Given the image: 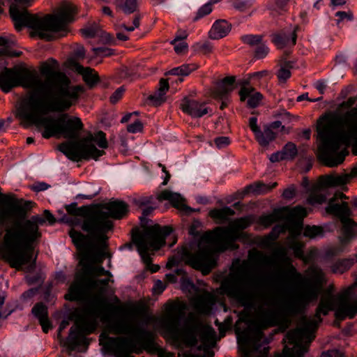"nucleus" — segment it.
Segmentation results:
<instances>
[{"label": "nucleus", "mask_w": 357, "mask_h": 357, "mask_svg": "<svg viewBox=\"0 0 357 357\" xmlns=\"http://www.w3.org/2000/svg\"><path fill=\"white\" fill-rule=\"evenodd\" d=\"M40 98L31 97L29 107L31 111L24 119L23 126L34 125L43 127L42 136L45 139L62 135L68 139H76L83 130L80 118L62 113L56 117L46 116L52 112H64L73 105L71 100L78 99L83 87L77 85L70 87V80L63 73H57L56 77Z\"/></svg>", "instance_id": "f257e3e1"}, {"label": "nucleus", "mask_w": 357, "mask_h": 357, "mask_svg": "<svg viewBox=\"0 0 357 357\" xmlns=\"http://www.w3.org/2000/svg\"><path fill=\"white\" fill-rule=\"evenodd\" d=\"M250 257L264 264L278 262L282 265L285 271L278 278L289 279L298 283L299 286L293 291L291 297L285 301L277 308H268L260 312L257 324L260 328L267 329L271 327L285 324L287 326L289 317L303 313L310 304L317 300L323 287V273L320 270L314 271L311 277L303 276L292 264L287 250L280 247L273 254L271 258L260 251H255V255L250 253Z\"/></svg>", "instance_id": "f03ea898"}, {"label": "nucleus", "mask_w": 357, "mask_h": 357, "mask_svg": "<svg viewBox=\"0 0 357 357\" xmlns=\"http://www.w3.org/2000/svg\"><path fill=\"white\" fill-rule=\"evenodd\" d=\"M19 204L22 207V213H14L3 226L5 233L0 245L1 258L17 270L31 261L33 245L42 236L39 225L45 222L40 215L26 219L34 202L21 199Z\"/></svg>", "instance_id": "7ed1b4c3"}, {"label": "nucleus", "mask_w": 357, "mask_h": 357, "mask_svg": "<svg viewBox=\"0 0 357 357\" xmlns=\"http://www.w3.org/2000/svg\"><path fill=\"white\" fill-rule=\"evenodd\" d=\"M60 72V70H54L50 64L44 62L40 68V73L44 77V79H41L36 70H31L27 68L20 66L4 67L0 72V89L3 93H8L13 88L19 86L33 89L23 100L22 105L18 108L17 115L20 119L24 121L26 115H28L31 111L29 105L31 97L42 98L54 80V79L56 77L57 73Z\"/></svg>", "instance_id": "20e7f679"}, {"label": "nucleus", "mask_w": 357, "mask_h": 357, "mask_svg": "<svg viewBox=\"0 0 357 357\" xmlns=\"http://www.w3.org/2000/svg\"><path fill=\"white\" fill-rule=\"evenodd\" d=\"M187 310V303L178 299L170 301L165 305L167 326L173 338L181 340L188 346L195 347L198 343L197 335L199 332L204 346L207 348L213 347L215 344L216 333L211 326L202 327L199 330L197 326L190 324L188 320L181 326Z\"/></svg>", "instance_id": "39448f33"}, {"label": "nucleus", "mask_w": 357, "mask_h": 357, "mask_svg": "<svg viewBox=\"0 0 357 357\" xmlns=\"http://www.w3.org/2000/svg\"><path fill=\"white\" fill-rule=\"evenodd\" d=\"M343 124V119L335 114L321 116L318 121L317 132L321 143L318 147L319 158L328 167H333L342 163L343 152L337 153L340 146L349 139V135L342 130H335L333 126Z\"/></svg>", "instance_id": "423d86ee"}, {"label": "nucleus", "mask_w": 357, "mask_h": 357, "mask_svg": "<svg viewBox=\"0 0 357 357\" xmlns=\"http://www.w3.org/2000/svg\"><path fill=\"white\" fill-rule=\"evenodd\" d=\"M244 278L239 275H229L220 284V289L228 298L236 301L245 310H255L261 300V286L267 282L265 277Z\"/></svg>", "instance_id": "0eeeda50"}, {"label": "nucleus", "mask_w": 357, "mask_h": 357, "mask_svg": "<svg viewBox=\"0 0 357 357\" xmlns=\"http://www.w3.org/2000/svg\"><path fill=\"white\" fill-rule=\"evenodd\" d=\"M102 208L93 210V214L86 220L84 224L85 230H94V243L106 245L108 238L107 233L113 228L109 218L120 220L128 212V205L123 201H110L102 205Z\"/></svg>", "instance_id": "6e6552de"}, {"label": "nucleus", "mask_w": 357, "mask_h": 357, "mask_svg": "<svg viewBox=\"0 0 357 357\" xmlns=\"http://www.w3.org/2000/svg\"><path fill=\"white\" fill-rule=\"evenodd\" d=\"M153 207H147L142 211L139 217L140 227L131 229L132 243L145 264V268L151 273H156V265L152 263L150 252L156 251V223L147 217L153 212Z\"/></svg>", "instance_id": "1a4fd4ad"}, {"label": "nucleus", "mask_w": 357, "mask_h": 357, "mask_svg": "<svg viewBox=\"0 0 357 357\" xmlns=\"http://www.w3.org/2000/svg\"><path fill=\"white\" fill-rule=\"evenodd\" d=\"M10 16L17 31H20L24 26L32 29L30 33L32 38L38 36L46 41H52L56 38V33L59 32L50 14L39 17L29 13L27 9L18 10L13 6L10 8Z\"/></svg>", "instance_id": "9d476101"}, {"label": "nucleus", "mask_w": 357, "mask_h": 357, "mask_svg": "<svg viewBox=\"0 0 357 357\" xmlns=\"http://www.w3.org/2000/svg\"><path fill=\"white\" fill-rule=\"evenodd\" d=\"M93 142L101 149H106L108 146L105 133L98 131L94 135L89 134L79 140L63 142L59 145L58 149L73 162L90 159L97 160L105 154V151L98 149L92 144Z\"/></svg>", "instance_id": "9b49d317"}, {"label": "nucleus", "mask_w": 357, "mask_h": 357, "mask_svg": "<svg viewBox=\"0 0 357 357\" xmlns=\"http://www.w3.org/2000/svg\"><path fill=\"white\" fill-rule=\"evenodd\" d=\"M253 222L252 216L247 215L234 219L229 227H217L213 230L207 231L206 237L215 241L218 249L225 252L229 249L236 250L238 245L235 243L237 240L248 238V234L243 230L249 227Z\"/></svg>", "instance_id": "f8f14e48"}, {"label": "nucleus", "mask_w": 357, "mask_h": 357, "mask_svg": "<svg viewBox=\"0 0 357 357\" xmlns=\"http://www.w3.org/2000/svg\"><path fill=\"white\" fill-rule=\"evenodd\" d=\"M204 238L208 242V244H199L195 252L190 251L187 247H183L181 250V255L186 264L206 275L215 268L218 254L222 252L218 249L215 241H210L206 237V234Z\"/></svg>", "instance_id": "ddd939ff"}, {"label": "nucleus", "mask_w": 357, "mask_h": 357, "mask_svg": "<svg viewBox=\"0 0 357 357\" xmlns=\"http://www.w3.org/2000/svg\"><path fill=\"white\" fill-rule=\"evenodd\" d=\"M317 328L314 320L303 318L301 325L296 329L291 330L286 335V338L293 348L285 346L282 354L275 357H303L307 351L310 343L314 340V333Z\"/></svg>", "instance_id": "4468645a"}, {"label": "nucleus", "mask_w": 357, "mask_h": 357, "mask_svg": "<svg viewBox=\"0 0 357 357\" xmlns=\"http://www.w3.org/2000/svg\"><path fill=\"white\" fill-rule=\"evenodd\" d=\"M65 208L69 215L83 218L81 229L87 234H84L81 231L72 228L69 230L68 235L77 250L79 252L88 250L94 244V230H85L84 224L86 220L93 214V210H91L89 206L77 207L76 202L66 205Z\"/></svg>", "instance_id": "2eb2a0df"}, {"label": "nucleus", "mask_w": 357, "mask_h": 357, "mask_svg": "<svg viewBox=\"0 0 357 357\" xmlns=\"http://www.w3.org/2000/svg\"><path fill=\"white\" fill-rule=\"evenodd\" d=\"M337 307L335 312L336 319L343 321L346 318L354 319L357 316V298L353 296L350 288L338 294Z\"/></svg>", "instance_id": "dca6fc26"}, {"label": "nucleus", "mask_w": 357, "mask_h": 357, "mask_svg": "<svg viewBox=\"0 0 357 357\" xmlns=\"http://www.w3.org/2000/svg\"><path fill=\"white\" fill-rule=\"evenodd\" d=\"M328 215L337 218L340 222L351 218L353 215L348 202H340L335 199H329L325 208Z\"/></svg>", "instance_id": "f3484780"}, {"label": "nucleus", "mask_w": 357, "mask_h": 357, "mask_svg": "<svg viewBox=\"0 0 357 357\" xmlns=\"http://www.w3.org/2000/svg\"><path fill=\"white\" fill-rule=\"evenodd\" d=\"M180 108L182 112L192 118H201L208 112V107L204 102H200L188 96L184 97L181 102Z\"/></svg>", "instance_id": "a211bd4d"}, {"label": "nucleus", "mask_w": 357, "mask_h": 357, "mask_svg": "<svg viewBox=\"0 0 357 357\" xmlns=\"http://www.w3.org/2000/svg\"><path fill=\"white\" fill-rule=\"evenodd\" d=\"M85 274L79 272L75 276V281L70 284L68 292L65 295V299L69 301H82L86 295Z\"/></svg>", "instance_id": "6ab92c4d"}, {"label": "nucleus", "mask_w": 357, "mask_h": 357, "mask_svg": "<svg viewBox=\"0 0 357 357\" xmlns=\"http://www.w3.org/2000/svg\"><path fill=\"white\" fill-rule=\"evenodd\" d=\"M167 200L172 206L185 214H190L193 209L187 206L184 203V199L181 197V195L176 192H173L169 190H164L158 194V201L162 202Z\"/></svg>", "instance_id": "aec40b11"}, {"label": "nucleus", "mask_w": 357, "mask_h": 357, "mask_svg": "<svg viewBox=\"0 0 357 357\" xmlns=\"http://www.w3.org/2000/svg\"><path fill=\"white\" fill-rule=\"evenodd\" d=\"M299 29L298 26H296L291 33H288L285 29L273 33L271 35V41L278 49L284 48L290 42L292 45H295L297 39L296 32Z\"/></svg>", "instance_id": "412c9836"}, {"label": "nucleus", "mask_w": 357, "mask_h": 357, "mask_svg": "<svg viewBox=\"0 0 357 357\" xmlns=\"http://www.w3.org/2000/svg\"><path fill=\"white\" fill-rule=\"evenodd\" d=\"M33 316L38 319L42 330L45 333H47L52 328V324L48 318L47 307L43 303H37L31 309Z\"/></svg>", "instance_id": "4be33fe9"}, {"label": "nucleus", "mask_w": 357, "mask_h": 357, "mask_svg": "<svg viewBox=\"0 0 357 357\" xmlns=\"http://www.w3.org/2000/svg\"><path fill=\"white\" fill-rule=\"evenodd\" d=\"M236 79L234 76H227L216 83L212 93L215 98L224 99L227 95L233 91Z\"/></svg>", "instance_id": "5701e85b"}, {"label": "nucleus", "mask_w": 357, "mask_h": 357, "mask_svg": "<svg viewBox=\"0 0 357 357\" xmlns=\"http://www.w3.org/2000/svg\"><path fill=\"white\" fill-rule=\"evenodd\" d=\"M75 13V7L73 5H68L63 8L58 14L52 15L59 31L66 30V24L73 20V15Z\"/></svg>", "instance_id": "b1692460"}, {"label": "nucleus", "mask_w": 357, "mask_h": 357, "mask_svg": "<svg viewBox=\"0 0 357 357\" xmlns=\"http://www.w3.org/2000/svg\"><path fill=\"white\" fill-rule=\"evenodd\" d=\"M349 182V176L347 173L340 175H326L319 178L318 187L319 189H324L329 187L341 186Z\"/></svg>", "instance_id": "393cba45"}, {"label": "nucleus", "mask_w": 357, "mask_h": 357, "mask_svg": "<svg viewBox=\"0 0 357 357\" xmlns=\"http://www.w3.org/2000/svg\"><path fill=\"white\" fill-rule=\"evenodd\" d=\"M231 24L225 20H216L209 31V37L213 40H218L225 37L231 31Z\"/></svg>", "instance_id": "a878e982"}, {"label": "nucleus", "mask_w": 357, "mask_h": 357, "mask_svg": "<svg viewBox=\"0 0 357 357\" xmlns=\"http://www.w3.org/2000/svg\"><path fill=\"white\" fill-rule=\"evenodd\" d=\"M281 128V132L288 133L289 130H286L285 127L282 126L280 121H275L271 123L264 126V138L265 142L263 143V146H267L271 142L276 138V133L273 131L274 129Z\"/></svg>", "instance_id": "bb28decb"}, {"label": "nucleus", "mask_w": 357, "mask_h": 357, "mask_svg": "<svg viewBox=\"0 0 357 357\" xmlns=\"http://www.w3.org/2000/svg\"><path fill=\"white\" fill-rule=\"evenodd\" d=\"M235 211L229 206H224L221 208H213L208 215L217 223H223L229 220L230 216H233Z\"/></svg>", "instance_id": "cd10ccee"}, {"label": "nucleus", "mask_w": 357, "mask_h": 357, "mask_svg": "<svg viewBox=\"0 0 357 357\" xmlns=\"http://www.w3.org/2000/svg\"><path fill=\"white\" fill-rule=\"evenodd\" d=\"M77 72L82 75L83 80L90 88L93 87L100 80L98 73L90 67L79 66Z\"/></svg>", "instance_id": "c85d7f7f"}, {"label": "nucleus", "mask_w": 357, "mask_h": 357, "mask_svg": "<svg viewBox=\"0 0 357 357\" xmlns=\"http://www.w3.org/2000/svg\"><path fill=\"white\" fill-rule=\"evenodd\" d=\"M278 185V183H273L271 185H266L261 181L256 182L247 185L243 191V194H248L252 192L255 195H264L271 190L275 188Z\"/></svg>", "instance_id": "c756f323"}, {"label": "nucleus", "mask_w": 357, "mask_h": 357, "mask_svg": "<svg viewBox=\"0 0 357 357\" xmlns=\"http://www.w3.org/2000/svg\"><path fill=\"white\" fill-rule=\"evenodd\" d=\"M340 222L342 225V233L344 236L341 239V242L342 243H346L356 236V231L354 229L356 222L351 218H349L345 220H342Z\"/></svg>", "instance_id": "7c9ffc66"}, {"label": "nucleus", "mask_w": 357, "mask_h": 357, "mask_svg": "<svg viewBox=\"0 0 357 357\" xmlns=\"http://www.w3.org/2000/svg\"><path fill=\"white\" fill-rule=\"evenodd\" d=\"M15 43L10 41L5 37L0 36V56H6L10 57H18L22 54V52L13 50L11 48Z\"/></svg>", "instance_id": "2f4dec72"}, {"label": "nucleus", "mask_w": 357, "mask_h": 357, "mask_svg": "<svg viewBox=\"0 0 357 357\" xmlns=\"http://www.w3.org/2000/svg\"><path fill=\"white\" fill-rule=\"evenodd\" d=\"M84 260H81L80 263L83 264V268L81 271L82 273L85 274V275L89 278V275L91 276H102V275H107L109 277H112V273L107 271L102 267V266H94L87 264H84Z\"/></svg>", "instance_id": "473e14b6"}, {"label": "nucleus", "mask_w": 357, "mask_h": 357, "mask_svg": "<svg viewBox=\"0 0 357 357\" xmlns=\"http://www.w3.org/2000/svg\"><path fill=\"white\" fill-rule=\"evenodd\" d=\"M333 306L334 296L330 291H327L321 297L317 307L319 311H322L323 315H327L329 311L333 310Z\"/></svg>", "instance_id": "72a5a7b5"}, {"label": "nucleus", "mask_w": 357, "mask_h": 357, "mask_svg": "<svg viewBox=\"0 0 357 357\" xmlns=\"http://www.w3.org/2000/svg\"><path fill=\"white\" fill-rule=\"evenodd\" d=\"M354 264V258L340 259L334 262L331 268L333 273L342 274L347 271Z\"/></svg>", "instance_id": "f704fd0d"}, {"label": "nucleus", "mask_w": 357, "mask_h": 357, "mask_svg": "<svg viewBox=\"0 0 357 357\" xmlns=\"http://www.w3.org/2000/svg\"><path fill=\"white\" fill-rule=\"evenodd\" d=\"M198 66L195 63L183 64L176 67L165 73V75H172L177 76H188L192 72L195 70Z\"/></svg>", "instance_id": "c9c22d12"}, {"label": "nucleus", "mask_w": 357, "mask_h": 357, "mask_svg": "<svg viewBox=\"0 0 357 357\" xmlns=\"http://www.w3.org/2000/svg\"><path fill=\"white\" fill-rule=\"evenodd\" d=\"M294 62L283 61L280 63V68L277 72V77L280 82H285L291 75L290 69L293 68Z\"/></svg>", "instance_id": "e433bc0d"}, {"label": "nucleus", "mask_w": 357, "mask_h": 357, "mask_svg": "<svg viewBox=\"0 0 357 357\" xmlns=\"http://www.w3.org/2000/svg\"><path fill=\"white\" fill-rule=\"evenodd\" d=\"M169 89L168 79L161 78L159 81V87L158 88V106L162 105L167 100L166 93Z\"/></svg>", "instance_id": "4c0bfd02"}, {"label": "nucleus", "mask_w": 357, "mask_h": 357, "mask_svg": "<svg viewBox=\"0 0 357 357\" xmlns=\"http://www.w3.org/2000/svg\"><path fill=\"white\" fill-rule=\"evenodd\" d=\"M249 126L250 130L255 134V137L257 142L263 146V143L265 142L264 138V130L261 131L257 125V118L252 116L249 119Z\"/></svg>", "instance_id": "58836bf2"}, {"label": "nucleus", "mask_w": 357, "mask_h": 357, "mask_svg": "<svg viewBox=\"0 0 357 357\" xmlns=\"http://www.w3.org/2000/svg\"><path fill=\"white\" fill-rule=\"evenodd\" d=\"M324 230L321 226L318 225H306L304 228L303 235L310 238H315L317 237H323Z\"/></svg>", "instance_id": "ea45409f"}, {"label": "nucleus", "mask_w": 357, "mask_h": 357, "mask_svg": "<svg viewBox=\"0 0 357 357\" xmlns=\"http://www.w3.org/2000/svg\"><path fill=\"white\" fill-rule=\"evenodd\" d=\"M307 215L306 208L302 206H296L291 209L289 208V220H303Z\"/></svg>", "instance_id": "a19ab883"}, {"label": "nucleus", "mask_w": 357, "mask_h": 357, "mask_svg": "<svg viewBox=\"0 0 357 357\" xmlns=\"http://www.w3.org/2000/svg\"><path fill=\"white\" fill-rule=\"evenodd\" d=\"M218 1H211L204 5H203L199 9L197 10L196 15L193 18V22H197L201 18L209 15L212 12V5L213 3H216Z\"/></svg>", "instance_id": "79ce46f5"}, {"label": "nucleus", "mask_w": 357, "mask_h": 357, "mask_svg": "<svg viewBox=\"0 0 357 357\" xmlns=\"http://www.w3.org/2000/svg\"><path fill=\"white\" fill-rule=\"evenodd\" d=\"M100 31V26L96 23L93 22V24L86 26L81 29V33L83 36L85 38H92L99 34Z\"/></svg>", "instance_id": "37998d69"}, {"label": "nucleus", "mask_w": 357, "mask_h": 357, "mask_svg": "<svg viewBox=\"0 0 357 357\" xmlns=\"http://www.w3.org/2000/svg\"><path fill=\"white\" fill-rule=\"evenodd\" d=\"M242 42L245 44L254 47L258 45L263 40L262 35L247 34L241 37Z\"/></svg>", "instance_id": "c03bdc74"}, {"label": "nucleus", "mask_w": 357, "mask_h": 357, "mask_svg": "<svg viewBox=\"0 0 357 357\" xmlns=\"http://www.w3.org/2000/svg\"><path fill=\"white\" fill-rule=\"evenodd\" d=\"M251 341L250 331L245 330L238 336V344L241 349H247Z\"/></svg>", "instance_id": "a18cd8bd"}, {"label": "nucleus", "mask_w": 357, "mask_h": 357, "mask_svg": "<svg viewBox=\"0 0 357 357\" xmlns=\"http://www.w3.org/2000/svg\"><path fill=\"white\" fill-rule=\"evenodd\" d=\"M284 231V228L283 226L276 225L275 226L272 231L266 236L264 239V243L268 244L271 242L275 241L280 233Z\"/></svg>", "instance_id": "49530a36"}, {"label": "nucleus", "mask_w": 357, "mask_h": 357, "mask_svg": "<svg viewBox=\"0 0 357 357\" xmlns=\"http://www.w3.org/2000/svg\"><path fill=\"white\" fill-rule=\"evenodd\" d=\"M287 160H293L297 155L296 146L292 142H288L282 149Z\"/></svg>", "instance_id": "de8ad7c7"}, {"label": "nucleus", "mask_w": 357, "mask_h": 357, "mask_svg": "<svg viewBox=\"0 0 357 357\" xmlns=\"http://www.w3.org/2000/svg\"><path fill=\"white\" fill-rule=\"evenodd\" d=\"M192 49L195 52H202L206 54L212 51V46L209 42L206 41L204 43H197L192 46Z\"/></svg>", "instance_id": "09e8293b"}, {"label": "nucleus", "mask_w": 357, "mask_h": 357, "mask_svg": "<svg viewBox=\"0 0 357 357\" xmlns=\"http://www.w3.org/2000/svg\"><path fill=\"white\" fill-rule=\"evenodd\" d=\"M275 222L280 220L288 219L289 220V208L282 207L274 209L272 212Z\"/></svg>", "instance_id": "8fccbe9b"}, {"label": "nucleus", "mask_w": 357, "mask_h": 357, "mask_svg": "<svg viewBox=\"0 0 357 357\" xmlns=\"http://www.w3.org/2000/svg\"><path fill=\"white\" fill-rule=\"evenodd\" d=\"M269 52V48L262 41L256 46L255 50V58L261 59L264 58Z\"/></svg>", "instance_id": "3c124183"}, {"label": "nucleus", "mask_w": 357, "mask_h": 357, "mask_svg": "<svg viewBox=\"0 0 357 357\" xmlns=\"http://www.w3.org/2000/svg\"><path fill=\"white\" fill-rule=\"evenodd\" d=\"M303 243L296 240L291 241L289 245V248L293 250L295 257L299 259L303 258Z\"/></svg>", "instance_id": "603ef678"}, {"label": "nucleus", "mask_w": 357, "mask_h": 357, "mask_svg": "<svg viewBox=\"0 0 357 357\" xmlns=\"http://www.w3.org/2000/svg\"><path fill=\"white\" fill-rule=\"evenodd\" d=\"M243 86L239 91V96L241 101L243 102L246 98H249L251 96V93L254 91V88H247L245 85L249 84L248 80H243L241 83Z\"/></svg>", "instance_id": "864d4df0"}, {"label": "nucleus", "mask_w": 357, "mask_h": 357, "mask_svg": "<svg viewBox=\"0 0 357 357\" xmlns=\"http://www.w3.org/2000/svg\"><path fill=\"white\" fill-rule=\"evenodd\" d=\"M181 289L184 292H191L195 287L193 282L184 274L181 278Z\"/></svg>", "instance_id": "5fc2aeb1"}, {"label": "nucleus", "mask_w": 357, "mask_h": 357, "mask_svg": "<svg viewBox=\"0 0 357 357\" xmlns=\"http://www.w3.org/2000/svg\"><path fill=\"white\" fill-rule=\"evenodd\" d=\"M326 196L324 194H314L310 195L307 201V203L314 205L315 204H321L326 202Z\"/></svg>", "instance_id": "6e6d98bb"}, {"label": "nucleus", "mask_w": 357, "mask_h": 357, "mask_svg": "<svg viewBox=\"0 0 357 357\" xmlns=\"http://www.w3.org/2000/svg\"><path fill=\"white\" fill-rule=\"evenodd\" d=\"M92 51L96 56H109L114 54V50L106 47H93Z\"/></svg>", "instance_id": "4d7b16f0"}, {"label": "nucleus", "mask_w": 357, "mask_h": 357, "mask_svg": "<svg viewBox=\"0 0 357 357\" xmlns=\"http://www.w3.org/2000/svg\"><path fill=\"white\" fill-rule=\"evenodd\" d=\"M263 96L259 92H256L253 95H251L248 99L247 104L250 108L257 107L259 102L261 100Z\"/></svg>", "instance_id": "13d9d810"}, {"label": "nucleus", "mask_w": 357, "mask_h": 357, "mask_svg": "<svg viewBox=\"0 0 357 357\" xmlns=\"http://www.w3.org/2000/svg\"><path fill=\"white\" fill-rule=\"evenodd\" d=\"M33 1L34 0H14L10 5L9 11L13 6L18 10L26 9V7L29 6Z\"/></svg>", "instance_id": "bf43d9fd"}, {"label": "nucleus", "mask_w": 357, "mask_h": 357, "mask_svg": "<svg viewBox=\"0 0 357 357\" xmlns=\"http://www.w3.org/2000/svg\"><path fill=\"white\" fill-rule=\"evenodd\" d=\"M137 8V0H126L123 6V10L125 13L130 14L134 13Z\"/></svg>", "instance_id": "052dcab7"}, {"label": "nucleus", "mask_w": 357, "mask_h": 357, "mask_svg": "<svg viewBox=\"0 0 357 357\" xmlns=\"http://www.w3.org/2000/svg\"><path fill=\"white\" fill-rule=\"evenodd\" d=\"M251 0H234L233 6L236 9L243 11L252 6Z\"/></svg>", "instance_id": "680f3d73"}, {"label": "nucleus", "mask_w": 357, "mask_h": 357, "mask_svg": "<svg viewBox=\"0 0 357 357\" xmlns=\"http://www.w3.org/2000/svg\"><path fill=\"white\" fill-rule=\"evenodd\" d=\"M126 91L123 86L119 87L110 96L109 101L112 104H116L123 97V95Z\"/></svg>", "instance_id": "e2e57ef3"}, {"label": "nucleus", "mask_w": 357, "mask_h": 357, "mask_svg": "<svg viewBox=\"0 0 357 357\" xmlns=\"http://www.w3.org/2000/svg\"><path fill=\"white\" fill-rule=\"evenodd\" d=\"M335 15V17H338V19L336 20L337 25L344 20H347V21H351L354 18L353 14L351 11H337Z\"/></svg>", "instance_id": "0e129e2a"}, {"label": "nucleus", "mask_w": 357, "mask_h": 357, "mask_svg": "<svg viewBox=\"0 0 357 357\" xmlns=\"http://www.w3.org/2000/svg\"><path fill=\"white\" fill-rule=\"evenodd\" d=\"M58 222L67 223L70 226H77L79 225H81L82 224V222H80V220L75 216V218H72L66 214H63V216L58 220Z\"/></svg>", "instance_id": "69168bd1"}, {"label": "nucleus", "mask_w": 357, "mask_h": 357, "mask_svg": "<svg viewBox=\"0 0 357 357\" xmlns=\"http://www.w3.org/2000/svg\"><path fill=\"white\" fill-rule=\"evenodd\" d=\"M259 222L263 226L268 227L275 222V219H274L273 213H271L270 214L260 216Z\"/></svg>", "instance_id": "338daca9"}, {"label": "nucleus", "mask_w": 357, "mask_h": 357, "mask_svg": "<svg viewBox=\"0 0 357 357\" xmlns=\"http://www.w3.org/2000/svg\"><path fill=\"white\" fill-rule=\"evenodd\" d=\"M214 143L218 149H222L230 144V139L228 137H218L215 138Z\"/></svg>", "instance_id": "774afa93"}]
</instances>
